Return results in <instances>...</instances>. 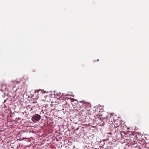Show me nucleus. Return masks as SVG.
I'll list each match as a JSON object with an SVG mask.
<instances>
[{"mask_svg": "<svg viewBox=\"0 0 149 149\" xmlns=\"http://www.w3.org/2000/svg\"><path fill=\"white\" fill-rule=\"evenodd\" d=\"M96 117H98V115L97 114V115L96 116Z\"/></svg>", "mask_w": 149, "mask_h": 149, "instance_id": "7", "label": "nucleus"}, {"mask_svg": "<svg viewBox=\"0 0 149 149\" xmlns=\"http://www.w3.org/2000/svg\"><path fill=\"white\" fill-rule=\"evenodd\" d=\"M86 111H81L79 113V115L81 116V117H83L85 116L86 115Z\"/></svg>", "mask_w": 149, "mask_h": 149, "instance_id": "4", "label": "nucleus"}, {"mask_svg": "<svg viewBox=\"0 0 149 149\" xmlns=\"http://www.w3.org/2000/svg\"><path fill=\"white\" fill-rule=\"evenodd\" d=\"M83 102V101H80V102H80V103H82V102Z\"/></svg>", "mask_w": 149, "mask_h": 149, "instance_id": "8", "label": "nucleus"}, {"mask_svg": "<svg viewBox=\"0 0 149 149\" xmlns=\"http://www.w3.org/2000/svg\"><path fill=\"white\" fill-rule=\"evenodd\" d=\"M46 92L45 91H41L40 92V95H41V97L42 96H44L45 97V93Z\"/></svg>", "mask_w": 149, "mask_h": 149, "instance_id": "5", "label": "nucleus"}, {"mask_svg": "<svg viewBox=\"0 0 149 149\" xmlns=\"http://www.w3.org/2000/svg\"><path fill=\"white\" fill-rule=\"evenodd\" d=\"M41 118L40 115L38 114H36L33 116L31 120L34 123H37L40 120Z\"/></svg>", "mask_w": 149, "mask_h": 149, "instance_id": "2", "label": "nucleus"}, {"mask_svg": "<svg viewBox=\"0 0 149 149\" xmlns=\"http://www.w3.org/2000/svg\"><path fill=\"white\" fill-rule=\"evenodd\" d=\"M117 130H118L119 131L122 130H124V126L123 124L121 123L120 126L117 127Z\"/></svg>", "mask_w": 149, "mask_h": 149, "instance_id": "3", "label": "nucleus"}, {"mask_svg": "<svg viewBox=\"0 0 149 149\" xmlns=\"http://www.w3.org/2000/svg\"><path fill=\"white\" fill-rule=\"evenodd\" d=\"M121 120L119 117H116L113 118V121L114 127L115 128L119 127L121 123Z\"/></svg>", "mask_w": 149, "mask_h": 149, "instance_id": "1", "label": "nucleus"}, {"mask_svg": "<svg viewBox=\"0 0 149 149\" xmlns=\"http://www.w3.org/2000/svg\"><path fill=\"white\" fill-rule=\"evenodd\" d=\"M17 83V84H19V83H20L19 81H17L16 82Z\"/></svg>", "mask_w": 149, "mask_h": 149, "instance_id": "6", "label": "nucleus"}, {"mask_svg": "<svg viewBox=\"0 0 149 149\" xmlns=\"http://www.w3.org/2000/svg\"><path fill=\"white\" fill-rule=\"evenodd\" d=\"M37 93H39V91H37Z\"/></svg>", "mask_w": 149, "mask_h": 149, "instance_id": "9", "label": "nucleus"}, {"mask_svg": "<svg viewBox=\"0 0 149 149\" xmlns=\"http://www.w3.org/2000/svg\"><path fill=\"white\" fill-rule=\"evenodd\" d=\"M43 100H44L45 99H46V98H45V99H44L43 98Z\"/></svg>", "mask_w": 149, "mask_h": 149, "instance_id": "10", "label": "nucleus"}]
</instances>
